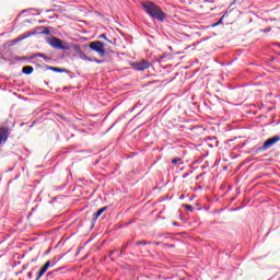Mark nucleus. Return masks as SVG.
<instances>
[{
	"label": "nucleus",
	"instance_id": "obj_15",
	"mask_svg": "<svg viewBox=\"0 0 280 280\" xmlns=\"http://www.w3.org/2000/svg\"><path fill=\"white\" fill-rule=\"evenodd\" d=\"M176 163H180V158H175L172 160L173 165H176Z\"/></svg>",
	"mask_w": 280,
	"mask_h": 280
},
{
	"label": "nucleus",
	"instance_id": "obj_10",
	"mask_svg": "<svg viewBox=\"0 0 280 280\" xmlns=\"http://www.w3.org/2000/svg\"><path fill=\"white\" fill-rule=\"evenodd\" d=\"M46 68L49 69V71H55L56 73L65 72V69H62V68H56V67H51V66H46Z\"/></svg>",
	"mask_w": 280,
	"mask_h": 280
},
{
	"label": "nucleus",
	"instance_id": "obj_16",
	"mask_svg": "<svg viewBox=\"0 0 280 280\" xmlns=\"http://www.w3.org/2000/svg\"><path fill=\"white\" fill-rule=\"evenodd\" d=\"M100 38H103V39L106 40L107 43H112V42L108 39V37H106L105 34L100 35Z\"/></svg>",
	"mask_w": 280,
	"mask_h": 280
},
{
	"label": "nucleus",
	"instance_id": "obj_3",
	"mask_svg": "<svg viewBox=\"0 0 280 280\" xmlns=\"http://www.w3.org/2000/svg\"><path fill=\"white\" fill-rule=\"evenodd\" d=\"M104 47H106V44L100 40H95L90 44V49H92V51H96V54H98L101 58H104V56H106V50L104 49Z\"/></svg>",
	"mask_w": 280,
	"mask_h": 280
},
{
	"label": "nucleus",
	"instance_id": "obj_5",
	"mask_svg": "<svg viewBox=\"0 0 280 280\" xmlns=\"http://www.w3.org/2000/svg\"><path fill=\"white\" fill-rule=\"evenodd\" d=\"M278 141H280L279 136H273L272 138H269L261 147V150H270V148H272L275 143H278Z\"/></svg>",
	"mask_w": 280,
	"mask_h": 280
},
{
	"label": "nucleus",
	"instance_id": "obj_25",
	"mask_svg": "<svg viewBox=\"0 0 280 280\" xmlns=\"http://www.w3.org/2000/svg\"><path fill=\"white\" fill-rule=\"evenodd\" d=\"M98 65H100V62H102V61H96Z\"/></svg>",
	"mask_w": 280,
	"mask_h": 280
},
{
	"label": "nucleus",
	"instance_id": "obj_23",
	"mask_svg": "<svg viewBox=\"0 0 280 280\" xmlns=\"http://www.w3.org/2000/svg\"><path fill=\"white\" fill-rule=\"evenodd\" d=\"M28 279H32V272L27 273Z\"/></svg>",
	"mask_w": 280,
	"mask_h": 280
},
{
	"label": "nucleus",
	"instance_id": "obj_13",
	"mask_svg": "<svg viewBox=\"0 0 280 280\" xmlns=\"http://www.w3.org/2000/svg\"><path fill=\"white\" fill-rule=\"evenodd\" d=\"M183 208L186 209V211H194V206H191V205L185 203V205H183Z\"/></svg>",
	"mask_w": 280,
	"mask_h": 280
},
{
	"label": "nucleus",
	"instance_id": "obj_11",
	"mask_svg": "<svg viewBox=\"0 0 280 280\" xmlns=\"http://www.w3.org/2000/svg\"><path fill=\"white\" fill-rule=\"evenodd\" d=\"M106 209H108V207H103V208L98 209L97 212L94 213V220H97V218H100V215H102V213H104V211H106Z\"/></svg>",
	"mask_w": 280,
	"mask_h": 280
},
{
	"label": "nucleus",
	"instance_id": "obj_7",
	"mask_svg": "<svg viewBox=\"0 0 280 280\" xmlns=\"http://www.w3.org/2000/svg\"><path fill=\"white\" fill-rule=\"evenodd\" d=\"M51 266V261L47 260L45 262V265L40 268L38 275H37V278L36 280H39L40 277H43V275H45V272H47V270H49V267Z\"/></svg>",
	"mask_w": 280,
	"mask_h": 280
},
{
	"label": "nucleus",
	"instance_id": "obj_8",
	"mask_svg": "<svg viewBox=\"0 0 280 280\" xmlns=\"http://www.w3.org/2000/svg\"><path fill=\"white\" fill-rule=\"evenodd\" d=\"M136 69L138 71H144V69H150V63L148 61L139 62V63H137Z\"/></svg>",
	"mask_w": 280,
	"mask_h": 280
},
{
	"label": "nucleus",
	"instance_id": "obj_1",
	"mask_svg": "<svg viewBox=\"0 0 280 280\" xmlns=\"http://www.w3.org/2000/svg\"><path fill=\"white\" fill-rule=\"evenodd\" d=\"M141 5L144 12H147L149 16H152V19H156L158 21H161V22L165 21V12H163L161 7L156 5L154 2L144 1V2H141Z\"/></svg>",
	"mask_w": 280,
	"mask_h": 280
},
{
	"label": "nucleus",
	"instance_id": "obj_18",
	"mask_svg": "<svg viewBox=\"0 0 280 280\" xmlns=\"http://www.w3.org/2000/svg\"><path fill=\"white\" fill-rule=\"evenodd\" d=\"M141 244L143 246H145L147 243L144 241H139V242L136 243V246H141Z\"/></svg>",
	"mask_w": 280,
	"mask_h": 280
},
{
	"label": "nucleus",
	"instance_id": "obj_24",
	"mask_svg": "<svg viewBox=\"0 0 280 280\" xmlns=\"http://www.w3.org/2000/svg\"><path fill=\"white\" fill-rule=\"evenodd\" d=\"M171 248H174V245H171Z\"/></svg>",
	"mask_w": 280,
	"mask_h": 280
},
{
	"label": "nucleus",
	"instance_id": "obj_20",
	"mask_svg": "<svg viewBox=\"0 0 280 280\" xmlns=\"http://www.w3.org/2000/svg\"><path fill=\"white\" fill-rule=\"evenodd\" d=\"M44 34H51V31H49V28H46V30L44 31Z\"/></svg>",
	"mask_w": 280,
	"mask_h": 280
},
{
	"label": "nucleus",
	"instance_id": "obj_17",
	"mask_svg": "<svg viewBox=\"0 0 280 280\" xmlns=\"http://www.w3.org/2000/svg\"><path fill=\"white\" fill-rule=\"evenodd\" d=\"M32 58H45V55L43 54H36L34 57H31Z\"/></svg>",
	"mask_w": 280,
	"mask_h": 280
},
{
	"label": "nucleus",
	"instance_id": "obj_19",
	"mask_svg": "<svg viewBox=\"0 0 280 280\" xmlns=\"http://www.w3.org/2000/svg\"><path fill=\"white\" fill-rule=\"evenodd\" d=\"M115 253H117V249H114L109 253V257H113V255H115Z\"/></svg>",
	"mask_w": 280,
	"mask_h": 280
},
{
	"label": "nucleus",
	"instance_id": "obj_6",
	"mask_svg": "<svg viewBox=\"0 0 280 280\" xmlns=\"http://www.w3.org/2000/svg\"><path fill=\"white\" fill-rule=\"evenodd\" d=\"M9 138H10V129L5 127L0 128V145L2 143H7Z\"/></svg>",
	"mask_w": 280,
	"mask_h": 280
},
{
	"label": "nucleus",
	"instance_id": "obj_12",
	"mask_svg": "<svg viewBox=\"0 0 280 280\" xmlns=\"http://www.w3.org/2000/svg\"><path fill=\"white\" fill-rule=\"evenodd\" d=\"M57 273H58V270L49 271V272L46 275V280H54V277H56Z\"/></svg>",
	"mask_w": 280,
	"mask_h": 280
},
{
	"label": "nucleus",
	"instance_id": "obj_2",
	"mask_svg": "<svg viewBox=\"0 0 280 280\" xmlns=\"http://www.w3.org/2000/svg\"><path fill=\"white\" fill-rule=\"evenodd\" d=\"M48 45H50V47H54V49H62L63 51H69V49H73V51H75V54H78V56H80V54H82V47H80V45L74 44L71 46L67 42H63L62 39H60L58 37L49 38Z\"/></svg>",
	"mask_w": 280,
	"mask_h": 280
},
{
	"label": "nucleus",
	"instance_id": "obj_21",
	"mask_svg": "<svg viewBox=\"0 0 280 280\" xmlns=\"http://www.w3.org/2000/svg\"><path fill=\"white\" fill-rule=\"evenodd\" d=\"M124 250H126V246H122V249L120 250V255H124Z\"/></svg>",
	"mask_w": 280,
	"mask_h": 280
},
{
	"label": "nucleus",
	"instance_id": "obj_4",
	"mask_svg": "<svg viewBox=\"0 0 280 280\" xmlns=\"http://www.w3.org/2000/svg\"><path fill=\"white\" fill-rule=\"evenodd\" d=\"M234 5H235V2H232L230 4V7L228 8L226 12L221 16V19L217 23H214L212 25V27H218V25H222V22L224 21V19H226V16H231V14H233Z\"/></svg>",
	"mask_w": 280,
	"mask_h": 280
},
{
	"label": "nucleus",
	"instance_id": "obj_22",
	"mask_svg": "<svg viewBox=\"0 0 280 280\" xmlns=\"http://www.w3.org/2000/svg\"><path fill=\"white\" fill-rule=\"evenodd\" d=\"M44 58V60H50V58L49 57H47V56H45V57H43Z\"/></svg>",
	"mask_w": 280,
	"mask_h": 280
},
{
	"label": "nucleus",
	"instance_id": "obj_14",
	"mask_svg": "<svg viewBox=\"0 0 280 280\" xmlns=\"http://www.w3.org/2000/svg\"><path fill=\"white\" fill-rule=\"evenodd\" d=\"M79 56H80V58H82V60H90V61L92 60L91 58L86 57V55L83 54L82 51Z\"/></svg>",
	"mask_w": 280,
	"mask_h": 280
},
{
	"label": "nucleus",
	"instance_id": "obj_9",
	"mask_svg": "<svg viewBox=\"0 0 280 280\" xmlns=\"http://www.w3.org/2000/svg\"><path fill=\"white\" fill-rule=\"evenodd\" d=\"M22 73H24L25 75H32V73H34V67L32 66L23 67Z\"/></svg>",
	"mask_w": 280,
	"mask_h": 280
}]
</instances>
